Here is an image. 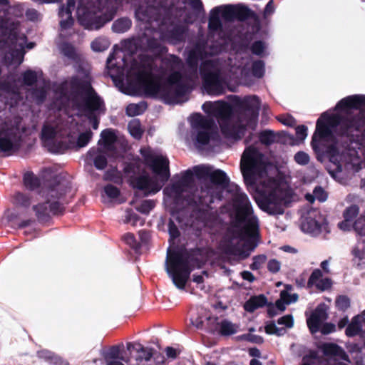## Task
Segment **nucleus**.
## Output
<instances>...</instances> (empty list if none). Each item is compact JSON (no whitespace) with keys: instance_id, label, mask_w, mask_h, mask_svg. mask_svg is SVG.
Segmentation results:
<instances>
[{"instance_id":"35","label":"nucleus","mask_w":365,"mask_h":365,"mask_svg":"<svg viewBox=\"0 0 365 365\" xmlns=\"http://www.w3.org/2000/svg\"><path fill=\"white\" fill-rule=\"evenodd\" d=\"M238 331V326L232 322L224 320L220 324V332L222 335H231Z\"/></svg>"},{"instance_id":"8","label":"nucleus","mask_w":365,"mask_h":365,"mask_svg":"<svg viewBox=\"0 0 365 365\" xmlns=\"http://www.w3.org/2000/svg\"><path fill=\"white\" fill-rule=\"evenodd\" d=\"M168 228L171 244L168 250L165 270L175 286L183 289L193 269L191 257L187 250L175 246L174 240L179 236L177 227L173 222H170Z\"/></svg>"},{"instance_id":"60","label":"nucleus","mask_w":365,"mask_h":365,"mask_svg":"<svg viewBox=\"0 0 365 365\" xmlns=\"http://www.w3.org/2000/svg\"><path fill=\"white\" fill-rule=\"evenodd\" d=\"M277 322L279 324L284 325L287 328H292L294 325V319L292 315L287 314L280 317Z\"/></svg>"},{"instance_id":"10","label":"nucleus","mask_w":365,"mask_h":365,"mask_svg":"<svg viewBox=\"0 0 365 365\" xmlns=\"http://www.w3.org/2000/svg\"><path fill=\"white\" fill-rule=\"evenodd\" d=\"M185 31V28L183 26L167 21H163L159 26L158 31L154 32L153 38L148 37L151 31L147 30L140 38L139 43L144 49L151 51L154 55H157L161 51L158 38L176 43L183 39Z\"/></svg>"},{"instance_id":"20","label":"nucleus","mask_w":365,"mask_h":365,"mask_svg":"<svg viewBox=\"0 0 365 365\" xmlns=\"http://www.w3.org/2000/svg\"><path fill=\"white\" fill-rule=\"evenodd\" d=\"M191 322L197 329L205 328L211 331L218 324L217 318L211 316L208 311L202 307L197 309L196 317H192Z\"/></svg>"},{"instance_id":"62","label":"nucleus","mask_w":365,"mask_h":365,"mask_svg":"<svg viewBox=\"0 0 365 365\" xmlns=\"http://www.w3.org/2000/svg\"><path fill=\"white\" fill-rule=\"evenodd\" d=\"M278 120L283 123L284 125L290 127H292L296 125L295 119L289 115H282L278 118Z\"/></svg>"},{"instance_id":"42","label":"nucleus","mask_w":365,"mask_h":365,"mask_svg":"<svg viewBox=\"0 0 365 365\" xmlns=\"http://www.w3.org/2000/svg\"><path fill=\"white\" fill-rule=\"evenodd\" d=\"M109 46V41L105 38H98L91 43V48L95 51H103Z\"/></svg>"},{"instance_id":"17","label":"nucleus","mask_w":365,"mask_h":365,"mask_svg":"<svg viewBox=\"0 0 365 365\" xmlns=\"http://www.w3.org/2000/svg\"><path fill=\"white\" fill-rule=\"evenodd\" d=\"M10 51L5 55V61L9 65L16 66L23 61L26 39L24 35L14 36L11 39Z\"/></svg>"},{"instance_id":"53","label":"nucleus","mask_w":365,"mask_h":365,"mask_svg":"<svg viewBox=\"0 0 365 365\" xmlns=\"http://www.w3.org/2000/svg\"><path fill=\"white\" fill-rule=\"evenodd\" d=\"M336 306L340 310H346L350 306V301L347 297L339 296L336 300Z\"/></svg>"},{"instance_id":"3","label":"nucleus","mask_w":365,"mask_h":365,"mask_svg":"<svg viewBox=\"0 0 365 365\" xmlns=\"http://www.w3.org/2000/svg\"><path fill=\"white\" fill-rule=\"evenodd\" d=\"M340 123V118L334 113H324L317 120L316 130L312 137V146L315 151L327 152L330 160L339 171L343 167L358 171L361 168L362 160L365 161V133L360 139L351 143V148L347 153L339 154L334 144L333 130Z\"/></svg>"},{"instance_id":"1","label":"nucleus","mask_w":365,"mask_h":365,"mask_svg":"<svg viewBox=\"0 0 365 365\" xmlns=\"http://www.w3.org/2000/svg\"><path fill=\"white\" fill-rule=\"evenodd\" d=\"M158 59L151 57L140 58V63L134 62L130 68H126L125 83L127 88L123 92L129 95L143 93L155 96L170 104L180 103L186 101L187 86L182 82L179 70L182 68L181 61L175 56L165 59L163 63L169 66L172 73L168 81L162 83L154 76V67Z\"/></svg>"},{"instance_id":"21","label":"nucleus","mask_w":365,"mask_h":365,"mask_svg":"<svg viewBox=\"0 0 365 365\" xmlns=\"http://www.w3.org/2000/svg\"><path fill=\"white\" fill-rule=\"evenodd\" d=\"M327 314L323 307H318L307 319L308 327L312 333L319 331L323 322L327 319Z\"/></svg>"},{"instance_id":"16","label":"nucleus","mask_w":365,"mask_h":365,"mask_svg":"<svg viewBox=\"0 0 365 365\" xmlns=\"http://www.w3.org/2000/svg\"><path fill=\"white\" fill-rule=\"evenodd\" d=\"M301 228L303 232L312 235L328 231L326 218L319 210L314 209L302 216Z\"/></svg>"},{"instance_id":"56","label":"nucleus","mask_w":365,"mask_h":365,"mask_svg":"<svg viewBox=\"0 0 365 365\" xmlns=\"http://www.w3.org/2000/svg\"><path fill=\"white\" fill-rule=\"evenodd\" d=\"M294 160L299 165H304L309 162V156L307 153L300 151L295 154Z\"/></svg>"},{"instance_id":"19","label":"nucleus","mask_w":365,"mask_h":365,"mask_svg":"<svg viewBox=\"0 0 365 365\" xmlns=\"http://www.w3.org/2000/svg\"><path fill=\"white\" fill-rule=\"evenodd\" d=\"M221 51L220 48H210L209 51L204 43H198L196 47L189 51L187 63L192 70L196 72L199 60H203L207 55H214Z\"/></svg>"},{"instance_id":"30","label":"nucleus","mask_w":365,"mask_h":365,"mask_svg":"<svg viewBox=\"0 0 365 365\" xmlns=\"http://www.w3.org/2000/svg\"><path fill=\"white\" fill-rule=\"evenodd\" d=\"M322 349L325 355L333 356L338 358L339 359H341L347 363H349L348 356L346 354L344 351L341 347L334 344H324L322 346Z\"/></svg>"},{"instance_id":"26","label":"nucleus","mask_w":365,"mask_h":365,"mask_svg":"<svg viewBox=\"0 0 365 365\" xmlns=\"http://www.w3.org/2000/svg\"><path fill=\"white\" fill-rule=\"evenodd\" d=\"M292 286L286 285L285 289L280 293V298L276 302L275 307L280 312H283L286 309V305L296 302L298 299L297 294H292Z\"/></svg>"},{"instance_id":"12","label":"nucleus","mask_w":365,"mask_h":365,"mask_svg":"<svg viewBox=\"0 0 365 365\" xmlns=\"http://www.w3.org/2000/svg\"><path fill=\"white\" fill-rule=\"evenodd\" d=\"M96 0H78L77 6V17L84 27L88 29L94 30L100 29L106 22L110 21L115 10L108 9V14L104 16L98 15V9L94 5Z\"/></svg>"},{"instance_id":"54","label":"nucleus","mask_w":365,"mask_h":365,"mask_svg":"<svg viewBox=\"0 0 365 365\" xmlns=\"http://www.w3.org/2000/svg\"><path fill=\"white\" fill-rule=\"evenodd\" d=\"M259 140L262 143L271 144L274 140V134L271 130H265L260 134Z\"/></svg>"},{"instance_id":"33","label":"nucleus","mask_w":365,"mask_h":365,"mask_svg":"<svg viewBox=\"0 0 365 365\" xmlns=\"http://www.w3.org/2000/svg\"><path fill=\"white\" fill-rule=\"evenodd\" d=\"M215 10L220 14L222 20L232 21L235 19V10L233 5L218 6L215 8Z\"/></svg>"},{"instance_id":"63","label":"nucleus","mask_w":365,"mask_h":365,"mask_svg":"<svg viewBox=\"0 0 365 365\" xmlns=\"http://www.w3.org/2000/svg\"><path fill=\"white\" fill-rule=\"evenodd\" d=\"M297 138L303 141L307 136V128L305 125H300L296 128Z\"/></svg>"},{"instance_id":"29","label":"nucleus","mask_w":365,"mask_h":365,"mask_svg":"<svg viewBox=\"0 0 365 365\" xmlns=\"http://www.w3.org/2000/svg\"><path fill=\"white\" fill-rule=\"evenodd\" d=\"M365 332V318L363 316L355 317L346 329V334L349 336Z\"/></svg>"},{"instance_id":"11","label":"nucleus","mask_w":365,"mask_h":365,"mask_svg":"<svg viewBox=\"0 0 365 365\" xmlns=\"http://www.w3.org/2000/svg\"><path fill=\"white\" fill-rule=\"evenodd\" d=\"M23 130L19 118L11 119L0 110V152L11 153L17 150Z\"/></svg>"},{"instance_id":"40","label":"nucleus","mask_w":365,"mask_h":365,"mask_svg":"<svg viewBox=\"0 0 365 365\" xmlns=\"http://www.w3.org/2000/svg\"><path fill=\"white\" fill-rule=\"evenodd\" d=\"M327 195L322 187H316L313 192V195L307 194L305 198L310 202H313L314 200L324 202L327 200Z\"/></svg>"},{"instance_id":"31","label":"nucleus","mask_w":365,"mask_h":365,"mask_svg":"<svg viewBox=\"0 0 365 365\" xmlns=\"http://www.w3.org/2000/svg\"><path fill=\"white\" fill-rule=\"evenodd\" d=\"M153 356V354L150 350L144 348L140 349L139 357L141 358V360H144L145 362L148 364L146 365H160V364L163 363V356L157 354H154V361H156V362L154 363L152 360Z\"/></svg>"},{"instance_id":"64","label":"nucleus","mask_w":365,"mask_h":365,"mask_svg":"<svg viewBox=\"0 0 365 365\" xmlns=\"http://www.w3.org/2000/svg\"><path fill=\"white\" fill-rule=\"evenodd\" d=\"M265 45L261 41L255 42L252 46V51L255 54L261 55L265 50Z\"/></svg>"},{"instance_id":"44","label":"nucleus","mask_w":365,"mask_h":365,"mask_svg":"<svg viewBox=\"0 0 365 365\" xmlns=\"http://www.w3.org/2000/svg\"><path fill=\"white\" fill-rule=\"evenodd\" d=\"M123 221L125 223L130 224L132 226H136L139 222L140 225L143 223L140 219L132 210H126Z\"/></svg>"},{"instance_id":"59","label":"nucleus","mask_w":365,"mask_h":365,"mask_svg":"<svg viewBox=\"0 0 365 365\" xmlns=\"http://www.w3.org/2000/svg\"><path fill=\"white\" fill-rule=\"evenodd\" d=\"M281 263L276 259H270L267 263V269L272 273H277L280 270Z\"/></svg>"},{"instance_id":"45","label":"nucleus","mask_w":365,"mask_h":365,"mask_svg":"<svg viewBox=\"0 0 365 365\" xmlns=\"http://www.w3.org/2000/svg\"><path fill=\"white\" fill-rule=\"evenodd\" d=\"M145 109L144 104H129L126 108V113L129 116H135L141 114Z\"/></svg>"},{"instance_id":"25","label":"nucleus","mask_w":365,"mask_h":365,"mask_svg":"<svg viewBox=\"0 0 365 365\" xmlns=\"http://www.w3.org/2000/svg\"><path fill=\"white\" fill-rule=\"evenodd\" d=\"M75 1L68 0L66 6H63L59 11L60 26L62 29H66L71 26L73 20L71 16V12L74 9Z\"/></svg>"},{"instance_id":"48","label":"nucleus","mask_w":365,"mask_h":365,"mask_svg":"<svg viewBox=\"0 0 365 365\" xmlns=\"http://www.w3.org/2000/svg\"><path fill=\"white\" fill-rule=\"evenodd\" d=\"M60 50L61 53L68 58H74L76 57V53L74 48L67 43L61 44L60 46Z\"/></svg>"},{"instance_id":"46","label":"nucleus","mask_w":365,"mask_h":365,"mask_svg":"<svg viewBox=\"0 0 365 365\" xmlns=\"http://www.w3.org/2000/svg\"><path fill=\"white\" fill-rule=\"evenodd\" d=\"M235 19L243 20L250 14V10L242 5L234 6Z\"/></svg>"},{"instance_id":"38","label":"nucleus","mask_w":365,"mask_h":365,"mask_svg":"<svg viewBox=\"0 0 365 365\" xmlns=\"http://www.w3.org/2000/svg\"><path fill=\"white\" fill-rule=\"evenodd\" d=\"M222 19L220 16V14L217 12L215 9H214L210 14V17L209 20V28L212 31H217L220 29L222 25Z\"/></svg>"},{"instance_id":"58","label":"nucleus","mask_w":365,"mask_h":365,"mask_svg":"<svg viewBox=\"0 0 365 365\" xmlns=\"http://www.w3.org/2000/svg\"><path fill=\"white\" fill-rule=\"evenodd\" d=\"M355 230L359 235L365 236V215L361 217L355 223Z\"/></svg>"},{"instance_id":"22","label":"nucleus","mask_w":365,"mask_h":365,"mask_svg":"<svg viewBox=\"0 0 365 365\" xmlns=\"http://www.w3.org/2000/svg\"><path fill=\"white\" fill-rule=\"evenodd\" d=\"M118 144L116 135L113 130L106 129L101 132L98 145L102 151L107 153H111L116 149Z\"/></svg>"},{"instance_id":"18","label":"nucleus","mask_w":365,"mask_h":365,"mask_svg":"<svg viewBox=\"0 0 365 365\" xmlns=\"http://www.w3.org/2000/svg\"><path fill=\"white\" fill-rule=\"evenodd\" d=\"M192 173L187 171L182 178L172 185L166 187L164 190L165 200L173 201L178 202L181 197H184V192H185V187L192 178Z\"/></svg>"},{"instance_id":"15","label":"nucleus","mask_w":365,"mask_h":365,"mask_svg":"<svg viewBox=\"0 0 365 365\" xmlns=\"http://www.w3.org/2000/svg\"><path fill=\"white\" fill-rule=\"evenodd\" d=\"M200 73L206 91L211 95H219L222 91V83L219 75L217 63L206 60L202 63Z\"/></svg>"},{"instance_id":"36","label":"nucleus","mask_w":365,"mask_h":365,"mask_svg":"<svg viewBox=\"0 0 365 365\" xmlns=\"http://www.w3.org/2000/svg\"><path fill=\"white\" fill-rule=\"evenodd\" d=\"M210 176L214 183L222 187H225L229 182V179L226 174L220 170L213 171Z\"/></svg>"},{"instance_id":"6","label":"nucleus","mask_w":365,"mask_h":365,"mask_svg":"<svg viewBox=\"0 0 365 365\" xmlns=\"http://www.w3.org/2000/svg\"><path fill=\"white\" fill-rule=\"evenodd\" d=\"M234 192L233 206L236 215L235 230L237 232V245L230 250L242 259L247 257L255 246L252 245L257 234L258 220L253 215L252 208L247 196L241 192L236 185H231Z\"/></svg>"},{"instance_id":"32","label":"nucleus","mask_w":365,"mask_h":365,"mask_svg":"<svg viewBox=\"0 0 365 365\" xmlns=\"http://www.w3.org/2000/svg\"><path fill=\"white\" fill-rule=\"evenodd\" d=\"M267 303V299L262 295L256 296L250 298L245 304L246 311L252 312L255 309L262 307Z\"/></svg>"},{"instance_id":"23","label":"nucleus","mask_w":365,"mask_h":365,"mask_svg":"<svg viewBox=\"0 0 365 365\" xmlns=\"http://www.w3.org/2000/svg\"><path fill=\"white\" fill-rule=\"evenodd\" d=\"M158 13V7L148 6L147 3L140 4L135 10L136 19L143 22H151L153 20H155V16Z\"/></svg>"},{"instance_id":"7","label":"nucleus","mask_w":365,"mask_h":365,"mask_svg":"<svg viewBox=\"0 0 365 365\" xmlns=\"http://www.w3.org/2000/svg\"><path fill=\"white\" fill-rule=\"evenodd\" d=\"M145 164L152 170V175H142L132 183L146 195L155 194L160 190L170 177L168 159L160 153L150 148L140 149Z\"/></svg>"},{"instance_id":"41","label":"nucleus","mask_w":365,"mask_h":365,"mask_svg":"<svg viewBox=\"0 0 365 365\" xmlns=\"http://www.w3.org/2000/svg\"><path fill=\"white\" fill-rule=\"evenodd\" d=\"M120 192L118 189L111 185H108L104 188V194L103 195V197L104 200L106 197L108 199V200H115L119 196Z\"/></svg>"},{"instance_id":"49","label":"nucleus","mask_w":365,"mask_h":365,"mask_svg":"<svg viewBox=\"0 0 365 365\" xmlns=\"http://www.w3.org/2000/svg\"><path fill=\"white\" fill-rule=\"evenodd\" d=\"M37 78L38 73L32 71H27L23 74V83L27 86L32 85Z\"/></svg>"},{"instance_id":"28","label":"nucleus","mask_w":365,"mask_h":365,"mask_svg":"<svg viewBox=\"0 0 365 365\" xmlns=\"http://www.w3.org/2000/svg\"><path fill=\"white\" fill-rule=\"evenodd\" d=\"M58 129L56 128L53 125L51 124H46L44 125L43 130H42V140L43 141L44 145L48 148V149L51 152H55L56 151L55 149H53L51 146V143L53 140L56 139V138L58 135Z\"/></svg>"},{"instance_id":"43","label":"nucleus","mask_w":365,"mask_h":365,"mask_svg":"<svg viewBox=\"0 0 365 365\" xmlns=\"http://www.w3.org/2000/svg\"><path fill=\"white\" fill-rule=\"evenodd\" d=\"M154 207L155 202L150 200H143L135 206V209L143 214H148Z\"/></svg>"},{"instance_id":"51","label":"nucleus","mask_w":365,"mask_h":365,"mask_svg":"<svg viewBox=\"0 0 365 365\" xmlns=\"http://www.w3.org/2000/svg\"><path fill=\"white\" fill-rule=\"evenodd\" d=\"M253 262L250 265L252 269H259L267 261V256L264 255H257L253 257Z\"/></svg>"},{"instance_id":"55","label":"nucleus","mask_w":365,"mask_h":365,"mask_svg":"<svg viewBox=\"0 0 365 365\" xmlns=\"http://www.w3.org/2000/svg\"><path fill=\"white\" fill-rule=\"evenodd\" d=\"M264 72V63L259 61L253 63L252 64V73L255 76L260 78L263 76Z\"/></svg>"},{"instance_id":"2","label":"nucleus","mask_w":365,"mask_h":365,"mask_svg":"<svg viewBox=\"0 0 365 365\" xmlns=\"http://www.w3.org/2000/svg\"><path fill=\"white\" fill-rule=\"evenodd\" d=\"M272 165L255 148L246 149L241 159V170L247 186L257 193L255 200L259 207L271 215H281L289 202L291 191L287 182L268 175Z\"/></svg>"},{"instance_id":"34","label":"nucleus","mask_w":365,"mask_h":365,"mask_svg":"<svg viewBox=\"0 0 365 365\" xmlns=\"http://www.w3.org/2000/svg\"><path fill=\"white\" fill-rule=\"evenodd\" d=\"M131 26V21L128 18H123L115 21L112 26L113 31L116 33H124Z\"/></svg>"},{"instance_id":"47","label":"nucleus","mask_w":365,"mask_h":365,"mask_svg":"<svg viewBox=\"0 0 365 365\" xmlns=\"http://www.w3.org/2000/svg\"><path fill=\"white\" fill-rule=\"evenodd\" d=\"M24 182L28 188L33 190L38 185V179L31 173H26L24 177Z\"/></svg>"},{"instance_id":"61","label":"nucleus","mask_w":365,"mask_h":365,"mask_svg":"<svg viewBox=\"0 0 365 365\" xmlns=\"http://www.w3.org/2000/svg\"><path fill=\"white\" fill-rule=\"evenodd\" d=\"M318 289L322 291L328 289L331 286V282L329 278H323L320 279L315 285Z\"/></svg>"},{"instance_id":"27","label":"nucleus","mask_w":365,"mask_h":365,"mask_svg":"<svg viewBox=\"0 0 365 365\" xmlns=\"http://www.w3.org/2000/svg\"><path fill=\"white\" fill-rule=\"evenodd\" d=\"M92 138V132L91 130H86L81 133H76L71 132L68 134V147L71 148H82L86 146Z\"/></svg>"},{"instance_id":"52","label":"nucleus","mask_w":365,"mask_h":365,"mask_svg":"<svg viewBox=\"0 0 365 365\" xmlns=\"http://www.w3.org/2000/svg\"><path fill=\"white\" fill-rule=\"evenodd\" d=\"M118 353L117 348H113L108 354L106 361V365H124L123 363L115 359Z\"/></svg>"},{"instance_id":"14","label":"nucleus","mask_w":365,"mask_h":365,"mask_svg":"<svg viewBox=\"0 0 365 365\" xmlns=\"http://www.w3.org/2000/svg\"><path fill=\"white\" fill-rule=\"evenodd\" d=\"M192 130V140L197 148L208 143L212 131L214 121L200 113H194L190 117Z\"/></svg>"},{"instance_id":"9","label":"nucleus","mask_w":365,"mask_h":365,"mask_svg":"<svg viewBox=\"0 0 365 365\" xmlns=\"http://www.w3.org/2000/svg\"><path fill=\"white\" fill-rule=\"evenodd\" d=\"M64 194L63 186L58 185L47 190L43 195L36 197V200L26 195L16 193L14 196L13 202L26 213L29 214L30 211H34L38 219H43L49 216L51 213L56 214L61 210L58 200Z\"/></svg>"},{"instance_id":"50","label":"nucleus","mask_w":365,"mask_h":365,"mask_svg":"<svg viewBox=\"0 0 365 365\" xmlns=\"http://www.w3.org/2000/svg\"><path fill=\"white\" fill-rule=\"evenodd\" d=\"M265 331L269 334L282 336L286 333L284 328H279L274 323H270L265 327Z\"/></svg>"},{"instance_id":"5","label":"nucleus","mask_w":365,"mask_h":365,"mask_svg":"<svg viewBox=\"0 0 365 365\" xmlns=\"http://www.w3.org/2000/svg\"><path fill=\"white\" fill-rule=\"evenodd\" d=\"M259 106V100L256 96L245 97L242 102V106L249 118L246 120V124L241 120L240 125H237L232 116V108L225 102H205L202 108L209 116L217 119L222 133L226 137L239 139L244 135L245 125L251 128L255 126Z\"/></svg>"},{"instance_id":"24","label":"nucleus","mask_w":365,"mask_h":365,"mask_svg":"<svg viewBox=\"0 0 365 365\" xmlns=\"http://www.w3.org/2000/svg\"><path fill=\"white\" fill-rule=\"evenodd\" d=\"M359 212V208L356 205H351L347 207L344 212V220L341 222L339 223V227L344 231H349L351 228L355 229V223L361 217V216L354 222V219L357 215ZM365 213L361 215L364 216Z\"/></svg>"},{"instance_id":"39","label":"nucleus","mask_w":365,"mask_h":365,"mask_svg":"<svg viewBox=\"0 0 365 365\" xmlns=\"http://www.w3.org/2000/svg\"><path fill=\"white\" fill-rule=\"evenodd\" d=\"M128 128L129 133L133 138H135L136 139L140 138L142 133H143V130L141 128V125H140V123L138 120H137V119L132 120L128 123Z\"/></svg>"},{"instance_id":"4","label":"nucleus","mask_w":365,"mask_h":365,"mask_svg":"<svg viewBox=\"0 0 365 365\" xmlns=\"http://www.w3.org/2000/svg\"><path fill=\"white\" fill-rule=\"evenodd\" d=\"M57 98L53 102V108L61 110L66 106L78 110V115H86L91 118L94 112L103 111V101L91 86V78L85 71L79 72L70 81L61 85L56 92Z\"/></svg>"},{"instance_id":"37","label":"nucleus","mask_w":365,"mask_h":365,"mask_svg":"<svg viewBox=\"0 0 365 365\" xmlns=\"http://www.w3.org/2000/svg\"><path fill=\"white\" fill-rule=\"evenodd\" d=\"M98 154L96 155V151L94 150H91L88 153V155L91 157L94 158V165L96 168L99 170L103 169L107 164L106 158L101 153H103L102 149L100 148ZM103 153H105L103 151Z\"/></svg>"},{"instance_id":"57","label":"nucleus","mask_w":365,"mask_h":365,"mask_svg":"<svg viewBox=\"0 0 365 365\" xmlns=\"http://www.w3.org/2000/svg\"><path fill=\"white\" fill-rule=\"evenodd\" d=\"M322 273L319 269H315L312 273L309 281H308V286L312 287L314 286L320 279H322Z\"/></svg>"},{"instance_id":"13","label":"nucleus","mask_w":365,"mask_h":365,"mask_svg":"<svg viewBox=\"0 0 365 365\" xmlns=\"http://www.w3.org/2000/svg\"><path fill=\"white\" fill-rule=\"evenodd\" d=\"M336 110L348 113L351 109H360L353 119L347 118L343 121L346 127L345 133L350 134L353 130H358L365 126V96H350L341 100L336 106Z\"/></svg>"}]
</instances>
